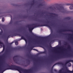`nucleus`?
Here are the masks:
<instances>
[{
	"instance_id": "obj_1",
	"label": "nucleus",
	"mask_w": 73,
	"mask_h": 73,
	"mask_svg": "<svg viewBox=\"0 0 73 73\" xmlns=\"http://www.w3.org/2000/svg\"><path fill=\"white\" fill-rule=\"evenodd\" d=\"M2 21H4V18H3L2 20Z\"/></svg>"
},
{
	"instance_id": "obj_2",
	"label": "nucleus",
	"mask_w": 73,
	"mask_h": 73,
	"mask_svg": "<svg viewBox=\"0 0 73 73\" xmlns=\"http://www.w3.org/2000/svg\"><path fill=\"white\" fill-rule=\"evenodd\" d=\"M72 8H73V7H72L71 6V7H70V9H72Z\"/></svg>"
},
{
	"instance_id": "obj_3",
	"label": "nucleus",
	"mask_w": 73,
	"mask_h": 73,
	"mask_svg": "<svg viewBox=\"0 0 73 73\" xmlns=\"http://www.w3.org/2000/svg\"><path fill=\"white\" fill-rule=\"evenodd\" d=\"M16 45H18V43L17 42H16L15 43Z\"/></svg>"
},
{
	"instance_id": "obj_4",
	"label": "nucleus",
	"mask_w": 73,
	"mask_h": 73,
	"mask_svg": "<svg viewBox=\"0 0 73 73\" xmlns=\"http://www.w3.org/2000/svg\"><path fill=\"white\" fill-rule=\"evenodd\" d=\"M70 66H71L72 65H71V64H70Z\"/></svg>"
}]
</instances>
